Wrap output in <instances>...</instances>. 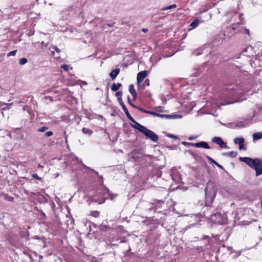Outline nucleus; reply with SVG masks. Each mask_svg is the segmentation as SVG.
<instances>
[{
	"label": "nucleus",
	"instance_id": "f257e3e1",
	"mask_svg": "<svg viewBox=\"0 0 262 262\" xmlns=\"http://www.w3.org/2000/svg\"><path fill=\"white\" fill-rule=\"evenodd\" d=\"M245 92L246 91L241 85H230L223 92L221 101L217 102L216 104H213L212 108L216 110L220 107V105L241 102L246 99V96L244 94Z\"/></svg>",
	"mask_w": 262,
	"mask_h": 262
},
{
	"label": "nucleus",
	"instance_id": "f03ea898",
	"mask_svg": "<svg viewBox=\"0 0 262 262\" xmlns=\"http://www.w3.org/2000/svg\"><path fill=\"white\" fill-rule=\"evenodd\" d=\"M227 20L228 23H231L229 29L234 31V33L241 32L239 27L242 28V25L244 24V18L242 13L231 12L226 15Z\"/></svg>",
	"mask_w": 262,
	"mask_h": 262
},
{
	"label": "nucleus",
	"instance_id": "7ed1b4c3",
	"mask_svg": "<svg viewBox=\"0 0 262 262\" xmlns=\"http://www.w3.org/2000/svg\"><path fill=\"white\" fill-rule=\"evenodd\" d=\"M239 160L245 162L249 167L254 169L256 171V176L262 174V160L259 159H253L248 157H240Z\"/></svg>",
	"mask_w": 262,
	"mask_h": 262
},
{
	"label": "nucleus",
	"instance_id": "20e7f679",
	"mask_svg": "<svg viewBox=\"0 0 262 262\" xmlns=\"http://www.w3.org/2000/svg\"><path fill=\"white\" fill-rule=\"evenodd\" d=\"M206 202L205 205L207 206H211L216 196V190L213 182L209 181L207 182L206 187L205 189Z\"/></svg>",
	"mask_w": 262,
	"mask_h": 262
},
{
	"label": "nucleus",
	"instance_id": "39448f33",
	"mask_svg": "<svg viewBox=\"0 0 262 262\" xmlns=\"http://www.w3.org/2000/svg\"><path fill=\"white\" fill-rule=\"evenodd\" d=\"M210 220L214 223L219 224L220 225L226 224L227 222V217L226 216L223 215L221 213L216 212L212 213L210 215Z\"/></svg>",
	"mask_w": 262,
	"mask_h": 262
},
{
	"label": "nucleus",
	"instance_id": "423d86ee",
	"mask_svg": "<svg viewBox=\"0 0 262 262\" xmlns=\"http://www.w3.org/2000/svg\"><path fill=\"white\" fill-rule=\"evenodd\" d=\"M254 117V114L250 118L246 119L244 120H242L236 123H230V127L232 128H240L245 127L249 125V122L252 120V118Z\"/></svg>",
	"mask_w": 262,
	"mask_h": 262
},
{
	"label": "nucleus",
	"instance_id": "0eeeda50",
	"mask_svg": "<svg viewBox=\"0 0 262 262\" xmlns=\"http://www.w3.org/2000/svg\"><path fill=\"white\" fill-rule=\"evenodd\" d=\"M141 133L147 138L150 139L154 142H157L158 141L159 137L158 135L156 134L154 132L148 129L146 127L144 128Z\"/></svg>",
	"mask_w": 262,
	"mask_h": 262
},
{
	"label": "nucleus",
	"instance_id": "6e6552de",
	"mask_svg": "<svg viewBox=\"0 0 262 262\" xmlns=\"http://www.w3.org/2000/svg\"><path fill=\"white\" fill-rule=\"evenodd\" d=\"M139 110L142 112H144V113H145L147 114H151L155 116L159 117L160 118H175V117L176 116H174V117H172L171 115H169L161 114L156 113L155 112L149 111L144 110L143 108H139Z\"/></svg>",
	"mask_w": 262,
	"mask_h": 262
},
{
	"label": "nucleus",
	"instance_id": "1a4fd4ad",
	"mask_svg": "<svg viewBox=\"0 0 262 262\" xmlns=\"http://www.w3.org/2000/svg\"><path fill=\"white\" fill-rule=\"evenodd\" d=\"M212 142L219 145L222 148H229L226 144L224 142L222 139L219 137H214L211 140Z\"/></svg>",
	"mask_w": 262,
	"mask_h": 262
},
{
	"label": "nucleus",
	"instance_id": "9d476101",
	"mask_svg": "<svg viewBox=\"0 0 262 262\" xmlns=\"http://www.w3.org/2000/svg\"><path fill=\"white\" fill-rule=\"evenodd\" d=\"M219 235H216L214 236H212V237H210L209 236L206 235L204 236L203 239H207L208 245L211 246L219 243L218 241L219 239Z\"/></svg>",
	"mask_w": 262,
	"mask_h": 262
},
{
	"label": "nucleus",
	"instance_id": "9b49d317",
	"mask_svg": "<svg viewBox=\"0 0 262 262\" xmlns=\"http://www.w3.org/2000/svg\"><path fill=\"white\" fill-rule=\"evenodd\" d=\"M130 121H131L133 124H130V125L132 127L138 130L141 133L142 132V130L144 129V128L145 127V126L142 125L138 122H137L133 117L132 119H129Z\"/></svg>",
	"mask_w": 262,
	"mask_h": 262
},
{
	"label": "nucleus",
	"instance_id": "f8f14e48",
	"mask_svg": "<svg viewBox=\"0 0 262 262\" xmlns=\"http://www.w3.org/2000/svg\"><path fill=\"white\" fill-rule=\"evenodd\" d=\"M73 161L75 163L77 164V167H72V170L76 171L79 168L81 169V167H84L85 165L82 163V161L78 158V157L76 156H74L73 157Z\"/></svg>",
	"mask_w": 262,
	"mask_h": 262
},
{
	"label": "nucleus",
	"instance_id": "ddd939ff",
	"mask_svg": "<svg viewBox=\"0 0 262 262\" xmlns=\"http://www.w3.org/2000/svg\"><path fill=\"white\" fill-rule=\"evenodd\" d=\"M147 72L146 71H143L138 73L137 76V81L138 83L142 82L144 79L147 76Z\"/></svg>",
	"mask_w": 262,
	"mask_h": 262
},
{
	"label": "nucleus",
	"instance_id": "4468645a",
	"mask_svg": "<svg viewBox=\"0 0 262 262\" xmlns=\"http://www.w3.org/2000/svg\"><path fill=\"white\" fill-rule=\"evenodd\" d=\"M194 146L197 148H204L205 149H210V147L209 146L207 142L205 141H201L194 143Z\"/></svg>",
	"mask_w": 262,
	"mask_h": 262
},
{
	"label": "nucleus",
	"instance_id": "2eb2a0df",
	"mask_svg": "<svg viewBox=\"0 0 262 262\" xmlns=\"http://www.w3.org/2000/svg\"><path fill=\"white\" fill-rule=\"evenodd\" d=\"M119 104L121 106L122 108L123 111H124V113L125 114L126 116H127V118L128 119H132V117L130 115V114H129L127 107H126L125 105L124 104V102H123Z\"/></svg>",
	"mask_w": 262,
	"mask_h": 262
},
{
	"label": "nucleus",
	"instance_id": "dca6fc26",
	"mask_svg": "<svg viewBox=\"0 0 262 262\" xmlns=\"http://www.w3.org/2000/svg\"><path fill=\"white\" fill-rule=\"evenodd\" d=\"M129 93H130V94L133 97V99L135 100L136 99V98H137V93H136V91H135V90L134 89V85L130 84L129 86Z\"/></svg>",
	"mask_w": 262,
	"mask_h": 262
},
{
	"label": "nucleus",
	"instance_id": "f3484780",
	"mask_svg": "<svg viewBox=\"0 0 262 262\" xmlns=\"http://www.w3.org/2000/svg\"><path fill=\"white\" fill-rule=\"evenodd\" d=\"M253 140L257 141L262 138V132L255 133L252 135Z\"/></svg>",
	"mask_w": 262,
	"mask_h": 262
},
{
	"label": "nucleus",
	"instance_id": "a211bd4d",
	"mask_svg": "<svg viewBox=\"0 0 262 262\" xmlns=\"http://www.w3.org/2000/svg\"><path fill=\"white\" fill-rule=\"evenodd\" d=\"M120 70L119 69H116L113 70L110 74V77L112 79H114L119 73Z\"/></svg>",
	"mask_w": 262,
	"mask_h": 262
},
{
	"label": "nucleus",
	"instance_id": "6ab92c4d",
	"mask_svg": "<svg viewBox=\"0 0 262 262\" xmlns=\"http://www.w3.org/2000/svg\"><path fill=\"white\" fill-rule=\"evenodd\" d=\"M170 176L171 179L175 181H177L178 180V175L177 174V172L176 169H172L171 173H170Z\"/></svg>",
	"mask_w": 262,
	"mask_h": 262
},
{
	"label": "nucleus",
	"instance_id": "aec40b11",
	"mask_svg": "<svg viewBox=\"0 0 262 262\" xmlns=\"http://www.w3.org/2000/svg\"><path fill=\"white\" fill-rule=\"evenodd\" d=\"M244 142L245 140L243 137L236 138L234 139V142L236 144L241 145L244 144Z\"/></svg>",
	"mask_w": 262,
	"mask_h": 262
},
{
	"label": "nucleus",
	"instance_id": "412c9836",
	"mask_svg": "<svg viewBox=\"0 0 262 262\" xmlns=\"http://www.w3.org/2000/svg\"><path fill=\"white\" fill-rule=\"evenodd\" d=\"M121 86V83H118L117 84L113 83L111 86V90L114 92H116L120 88Z\"/></svg>",
	"mask_w": 262,
	"mask_h": 262
},
{
	"label": "nucleus",
	"instance_id": "4be33fe9",
	"mask_svg": "<svg viewBox=\"0 0 262 262\" xmlns=\"http://www.w3.org/2000/svg\"><path fill=\"white\" fill-rule=\"evenodd\" d=\"M82 132L85 134H88L89 135H91L93 132L92 130L88 128H86V127H83L82 129Z\"/></svg>",
	"mask_w": 262,
	"mask_h": 262
},
{
	"label": "nucleus",
	"instance_id": "5701e85b",
	"mask_svg": "<svg viewBox=\"0 0 262 262\" xmlns=\"http://www.w3.org/2000/svg\"><path fill=\"white\" fill-rule=\"evenodd\" d=\"M199 24V20L195 19L190 24V26L192 27V29L195 28Z\"/></svg>",
	"mask_w": 262,
	"mask_h": 262
},
{
	"label": "nucleus",
	"instance_id": "b1692460",
	"mask_svg": "<svg viewBox=\"0 0 262 262\" xmlns=\"http://www.w3.org/2000/svg\"><path fill=\"white\" fill-rule=\"evenodd\" d=\"M115 95L118 98V100L119 103L123 102L122 99V92H117L115 94Z\"/></svg>",
	"mask_w": 262,
	"mask_h": 262
},
{
	"label": "nucleus",
	"instance_id": "393cba45",
	"mask_svg": "<svg viewBox=\"0 0 262 262\" xmlns=\"http://www.w3.org/2000/svg\"><path fill=\"white\" fill-rule=\"evenodd\" d=\"M224 155L229 156L230 157L234 158L237 156V152L235 151H230L228 152H226L224 154Z\"/></svg>",
	"mask_w": 262,
	"mask_h": 262
},
{
	"label": "nucleus",
	"instance_id": "a878e982",
	"mask_svg": "<svg viewBox=\"0 0 262 262\" xmlns=\"http://www.w3.org/2000/svg\"><path fill=\"white\" fill-rule=\"evenodd\" d=\"M209 106V103H207V106H204L202 108H201L199 111V113H200V114H210V112L209 111H206V112H205L204 110L206 109V108L207 107H208Z\"/></svg>",
	"mask_w": 262,
	"mask_h": 262
},
{
	"label": "nucleus",
	"instance_id": "bb28decb",
	"mask_svg": "<svg viewBox=\"0 0 262 262\" xmlns=\"http://www.w3.org/2000/svg\"><path fill=\"white\" fill-rule=\"evenodd\" d=\"M202 53H203V50L202 48H200L197 50H195L193 52V54L194 55H196V56L200 55L202 54Z\"/></svg>",
	"mask_w": 262,
	"mask_h": 262
},
{
	"label": "nucleus",
	"instance_id": "cd10ccee",
	"mask_svg": "<svg viewBox=\"0 0 262 262\" xmlns=\"http://www.w3.org/2000/svg\"><path fill=\"white\" fill-rule=\"evenodd\" d=\"M176 7H177V5L176 4H173V5H170L169 6L164 7V8H162L161 10L165 11V10H169V9H171L172 8H175Z\"/></svg>",
	"mask_w": 262,
	"mask_h": 262
},
{
	"label": "nucleus",
	"instance_id": "c85d7f7f",
	"mask_svg": "<svg viewBox=\"0 0 262 262\" xmlns=\"http://www.w3.org/2000/svg\"><path fill=\"white\" fill-rule=\"evenodd\" d=\"M206 158L208 159V160L211 163L213 164L214 165L217 164V162H216L214 160H213L212 158L208 156H206Z\"/></svg>",
	"mask_w": 262,
	"mask_h": 262
},
{
	"label": "nucleus",
	"instance_id": "c756f323",
	"mask_svg": "<svg viewBox=\"0 0 262 262\" xmlns=\"http://www.w3.org/2000/svg\"><path fill=\"white\" fill-rule=\"evenodd\" d=\"M239 28H240V30L241 31V32H244L245 33H246L248 35H249V29L245 28H243V26H242V28H241V27H239ZM238 33H240V32H239Z\"/></svg>",
	"mask_w": 262,
	"mask_h": 262
},
{
	"label": "nucleus",
	"instance_id": "7c9ffc66",
	"mask_svg": "<svg viewBox=\"0 0 262 262\" xmlns=\"http://www.w3.org/2000/svg\"><path fill=\"white\" fill-rule=\"evenodd\" d=\"M27 59L26 58H22L19 60V63L21 65L26 64L27 62Z\"/></svg>",
	"mask_w": 262,
	"mask_h": 262
},
{
	"label": "nucleus",
	"instance_id": "2f4dec72",
	"mask_svg": "<svg viewBox=\"0 0 262 262\" xmlns=\"http://www.w3.org/2000/svg\"><path fill=\"white\" fill-rule=\"evenodd\" d=\"M31 176L33 178H34L35 179H37L39 181L42 180V178L41 177H39L36 173H33L31 174Z\"/></svg>",
	"mask_w": 262,
	"mask_h": 262
},
{
	"label": "nucleus",
	"instance_id": "473e14b6",
	"mask_svg": "<svg viewBox=\"0 0 262 262\" xmlns=\"http://www.w3.org/2000/svg\"><path fill=\"white\" fill-rule=\"evenodd\" d=\"M48 128V127L43 126H42L41 127L38 128L37 130V132H45V131H46V130H47Z\"/></svg>",
	"mask_w": 262,
	"mask_h": 262
},
{
	"label": "nucleus",
	"instance_id": "72a5a7b5",
	"mask_svg": "<svg viewBox=\"0 0 262 262\" xmlns=\"http://www.w3.org/2000/svg\"><path fill=\"white\" fill-rule=\"evenodd\" d=\"M17 50H13L9 52L7 54L8 56H15L16 55Z\"/></svg>",
	"mask_w": 262,
	"mask_h": 262
},
{
	"label": "nucleus",
	"instance_id": "f704fd0d",
	"mask_svg": "<svg viewBox=\"0 0 262 262\" xmlns=\"http://www.w3.org/2000/svg\"><path fill=\"white\" fill-rule=\"evenodd\" d=\"M167 136L169 138H172L174 139H179V137L178 136L173 135L172 134H168L167 135Z\"/></svg>",
	"mask_w": 262,
	"mask_h": 262
},
{
	"label": "nucleus",
	"instance_id": "c9c22d12",
	"mask_svg": "<svg viewBox=\"0 0 262 262\" xmlns=\"http://www.w3.org/2000/svg\"><path fill=\"white\" fill-rule=\"evenodd\" d=\"M53 135V133L51 131H49V132H47L45 134V136L46 137H50V136H52V135Z\"/></svg>",
	"mask_w": 262,
	"mask_h": 262
},
{
	"label": "nucleus",
	"instance_id": "e433bc0d",
	"mask_svg": "<svg viewBox=\"0 0 262 262\" xmlns=\"http://www.w3.org/2000/svg\"><path fill=\"white\" fill-rule=\"evenodd\" d=\"M91 215L96 217L99 215V212L97 211H93L91 213Z\"/></svg>",
	"mask_w": 262,
	"mask_h": 262
},
{
	"label": "nucleus",
	"instance_id": "4c0bfd02",
	"mask_svg": "<svg viewBox=\"0 0 262 262\" xmlns=\"http://www.w3.org/2000/svg\"><path fill=\"white\" fill-rule=\"evenodd\" d=\"M182 144L185 146L191 145V146H194V143H189V142H184V141L182 142Z\"/></svg>",
	"mask_w": 262,
	"mask_h": 262
},
{
	"label": "nucleus",
	"instance_id": "58836bf2",
	"mask_svg": "<svg viewBox=\"0 0 262 262\" xmlns=\"http://www.w3.org/2000/svg\"><path fill=\"white\" fill-rule=\"evenodd\" d=\"M127 99H128V102L129 103V104H130L132 107H134V108H138V109L139 108H138V107H137L136 106H135V105L132 103V102L131 101V100H130V98H129V96H128V98H127Z\"/></svg>",
	"mask_w": 262,
	"mask_h": 262
},
{
	"label": "nucleus",
	"instance_id": "ea45409f",
	"mask_svg": "<svg viewBox=\"0 0 262 262\" xmlns=\"http://www.w3.org/2000/svg\"><path fill=\"white\" fill-rule=\"evenodd\" d=\"M65 71H68L69 69V67L68 64H63L61 67Z\"/></svg>",
	"mask_w": 262,
	"mask_h": 262
},
{
	"label": "nucleus",
	"instance_id": "a19ab883",
	"mask_svg": "<svg viewBox=\"0 0 262 262\" xmlns=\"http://www.w3.org/2000/svg\"><path fill=\"white\" fill-rule=\"evenodd\" d=\"M215 4H212L211 3H208L207 4V8L204 10V11H207L208 9H210L211 8H212L213 6H214Z\"/></svg>",
	"mask_w": 262,
	"mask_h": 262
},
{
	"label": "nucleus",
	"instance_id": "79ce46f5",
	"mask_svg": "<svg viewBox=\"0 0 262 262\" xmlns=\"http://www.w3.org/2000/svg\"><path fill=\"white\" fill-rule=\"evenodd\" d=\"M252 49H253V48L252 47V46H249L247 47L246 48L244 49L243 50V52H247L248 50H252Z\"/></svg>",
	"mask_w": 262,
	"mask_h": 262
},
{
	"label": "nucleus",
	"instance_id": "37998d69",
	"mask_svg": "<svg viewBox=\"0 0 262 262\" xmlns=\"http://www.w3.org/2000/svg\"><path fill=\"white\" fill-rule=\"evenodd\" d=\"M45 99L49 100L50 101H53V98L52 96H46L45 97Z\"/></svg>",
	"mask_w": 262,
	"mask_h": 262
},
{
	"label": "nucleus",
	"instance_id": "c03bdc74",
	"mask_svg": "<svg viewBox=\"0 0 262 262\" xmlns=\"http://www.w3.org/2000/svg\"><path fill=\"white\" fill-rule=\"evenodd\" d=\"M239 150H245L246 149V147H245V146H244V144L239 145Z\"/></svg>",
	"mask_w": 262,
	"mask_h": 262
},
{
	"label": "nucleus",
	"instance_id": "a18cd8bd",
	"mask_svg": "<svg viewBox=\"0 0 262 262\" xmlns=\"http://www.w3.org/2000/svg\"><path fill=\"white\" fill-rule=\"evenodd\" d=\"M52 92V90L51 89H47L46 90H45L43 94H48Z\"/></svg>",
	"mask_w": 262,
	"mask_h": 262
},
{
	"label": "nucleus",
	"instance_id": "49530a36",
	"mask_svg": "<svg viewBox=\"0 0 262 262\" xmlns=\"http://www.w3.org/2000/svg\"><path fill=\"white\" fill-rule=\"evenodd\" d=\"M196 138H197V136H190V137L188 138V139H189V140H193L195 139Z\"/></svg>",
	"mask_w": 262,
	"mask_h": 262
},
{
	"label": "nucleus",
	"instance_id": "de8ad7c7",
	"mask_svg": "<svg viewBox=\"0 0 262 262\" xmlns=\"http://www.w3.org/2000/svg\"><path fill=\"white\" fill-rule=\"evenodd\" d=\"M157 202H158V205L159 206L162 205L164 203V201L162 200H158L157 201Z\"/></svg>",
	"mask_w": 262,
	"mask_h": 262
},
{
	"label": "nucleus",
	"instance_id": "09e8293b",
	"mask_svg": "<svg viewBox=\"0 0 262 262\" xmlns=\"http://www.w3.org/2000/svg\"><path fill=\"white\" fill-rule=\"evenodd\" d=\"M162 175V172L161 171H158L156 173V176L158 177V178H160Z\"/></svg>",
	"mask_w": 262,
	"mask_h": 262
},
{
	"label": "nucleus",
	"instance_id": "8fccbe9b",
	"mask_svg": "<svg viewBox=\"0 0 262 262\" xmlns=\"http://www.w3.org/2000/svg\"><path fill=\"white\" fill-rule=\"evenodd\" d=\"M54 49L57 52L59 53L60 52V50L59 49V48L57 46H54Z\"/></svg>",
	"mask_w": 262,
	"mask_h": 262
},
{
	"label": "nucleus",
	"instance_id": "3c124183",
	"mask_svg": "<svg viewBox=\"0 0 262 262\" xmlns=\"http://www.w3.org/2000/svg\"><path fill=\"white\" fill-rule=\"evenodd\" d=\"M215 165L217 166L219 168H221V169H224L223 167L221 165L219 164L217 162V164H215Z\"/></svg>",
	"mask_w": 262,
	"mask_h": 262
},
{
	"label": "nucleus",
	"instance_id": "603ef678",
	"mask_svg": "<svg viewBox=\"0 0 262 262\" xmlns=\"http://www.w3.org/2000/svg\"><path fill=\"white\" fill-rule=\"evenodd\" d=\"M142 31L144 32V33H146L148 32V29H145V28H144V29H142Z\"/></svg>",
	"mask_w": 262,
	"mask_h": 262
},
{
	"label": "nucleus",
	"instance_id": "864d4df0",
	"mask_svg": "<svg viewBox=\"0 0 262 262\" xmlns=\"http://www.w3.org/2000/svg\"><path fill=\"white\" fill-rule=\"evenodd\" d=\"M37 168H43V166H42V165H40V164H39L38 165V166H37Z\"/></svg>",
	"mask_w": 262,
	"mask_h": 262
},
{
	"label": "nucleus",
	"instance_id": "5fc2aeb1",
	"mask_svg": "<svg viewBox=\"0 0 262 262\" xmlns=\"http://www.w3.org/2000/svg\"><path fill=\"white\" fill-rule=\"evenodd\" d=\"M114 24H115V23H112V24H107V26L109 27H113Z\"/></svg>",
	"mask_w": 262,
	"mask_h": 262
},
{
	"label": "nucleus",
	"instance_id": "6e6d98bb",
	"mask_svg": "<svg viewBox=\"0 0 262 262\" xmlns=\"http://www.w3.org/2000/svg\"><path fill=\"white\" fill-rule=\"evenodd\" d=\"M195 225V224H191L189 226H187L186 228H188V227L190 228V227H193V226H194Z\"/></svg>",
	"mask_w": 262,
	"mask_h": 262
},
{
	"label": "nucleus",
	"instance_id": "4d7b16f0",
	"mask_svg": "<svg viewBox=\"0 0 262 262\" xmlns=\"http://www.w3.org/2000/svg\"><path fill=\"white\" fill-rule=\"evenodd\" d=\"M82 84L83 85H87V82L86 81H82Z\"/></svg>",
	"mask_w": 262,
	"mask_h": 262
},
{
	"label": "nucleus",
	"instance_id": "13d9d810",
	"mask_svg": "<svg viewBox=\"0 0 262 262\" xmlns=\"http://www.w3.org/2000/svg\"><path fill=\"white\" fill-rule=\"evenodd\" d=\"M65 141H66V142H68V136L67 135H66Z\"/></svg>",
	"mask_w": 262,
	"mask_h": 262
},
{
	"label": "nucleus",
	"instance_id": "bf43d9fd",
	"mask_svg": "<svg viewBox=\"0 0 262 262\" xmlns=\"http://www.w3.org/2000/svg\"><path fill=\"white\" fill-rule=\"evenodd\" d=\"M145 82H146L147 85H149V80H146Z\"/></svg>",
	"mask_w": 262,
	"mask_h": 262
},
{
	"label": "nucleus",
	"instance_id": "052dcab7",
	"mask_svg": "<svg viewBox=\"0 0 262 262\" xmlns=\"http://www.w3.org/2000/svg\"><path fill=\"white\" fill-rule=\"evenodd\" d=\"M26 107H27V105H26V106H25L24 107V110H25Z\"/></svg>",
	"mask_w": 262,
	"mask_h": 262
},
{
	"label": "nucleus",
	"instance_id": "680f3d73",
	"mask_svg": "<svg viewBox=\"0 0 262 262\" xmlns=\"http://www.w3.org/2000/svg\"><path fill=\"white\" fill-rule=\"evenodd\" d=\"M41 214H42L43 216H46L45 214L43 212H41Z\"/></svg>",
	"mask_w": 262,
	"mask_h": 262
},
{
	"label": "nucleus",
	"instance_id": "e2e57ef3",
	"mask_svg": "<svg viewBox=\"0 0 262 262\" xmlns=\"http://www.w3.org/2000/svg\"><path fill=\"white\" fill-rule=\"evenodd\" d=\"M99 90V88H97L96 89V91H98Z\"/></svg>",
	"mask_w": 262,
	"mask_h": 262
},
{
	"label": "nucleus",
	"instance_id": "0e129e2a",
	"mask_svg": "<svg viewBox=\"0 0 262 262\" xmlns=\"http://www.w3.org/2000/svg\"><path fill=\"white\" fill-rule=\"evenodd\" d=\"M67 91V89L62 90V91Z\"/></svg>",
	"mask_w": 262,
	"mask_h": 262
},
{
	"label": "nucleus",
	"instance_id": "69168bd1",
	"mask_svg": "<svg viewBox=\"0 0 262 262\" xmlns=\"http://www.w3.org/2000/svg\"><path fill=\"white\" fill-rule=\"evenodd\" d=\"M54 93H57V91H55L54 92Z\"/></svg>",
	"mask_w": 262,
	"mask_h": 262
},
{
	"label": "nucleus",
	"instance_id": "338daca9",
	"mask_svg": "<svg viewBox=\"0 0 262 262\" xmlns=\"http://www.w3.org/2000/svg\"><path fill=\"white\" fill-rule=\"evenodd\" d=\"M8 136L11 137V134L10 133Z\"/></svg>",
	"mask_w": 262,
	"mask_h": 262
},
{
	"label": "nucleus",
	"instance_id": "774afa93",
	"mask_svg": "<svg viewBox=\"0 0 262 262\" xmlns=\"http://www.w3.org/2000/svg\"><path fill=\"white\" fill-rule=\"evenodd\" d=\"M241 254V252H239V254H238V255H239Z\"/></svg>",
	"mask_w": 262,
	"mask_h": 262
}]
</instances>
